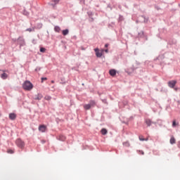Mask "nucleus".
Segmentation results:
<instances>
[{
	"label": "nucleus",
	"mask_w": 180,
	"mask_h": 180,
	"mask_svg": "<svg viewBox=\"0 0 180 180\" xmlns=\"http://www.w3.org/2000/svg\"><path fill=\"white\" fill-rule=\"evenodd\" d=\"M39 131H41V133H46L47 131V126L44 124L39 125Z\"/></svg>",
	"instance_id": "nucleus-4"
},
{
	"label": "nucleus",
	"mask_w": 180,
	"mask_h": 180,
	"mask_svg": "<svg viewBox=\"0 0 180 180\" xmlns=\"http://www.w3.org/2000/svg\"><path fill=\"white\" fill-rule=\"evenodd\" d=\"M108 46H109L108 44H106L105 45V47H108Z\"/></svg>",
	"instance_id": "nucleus-30"
},
{
	"label": "nucleus",
	"mask_w": 180,
	"mask_h": 180,
	"mask_svg": "<svg viewBox=\"0 0 180 180\" xmlns=\"http://www.w3.org/2000/svg\"><path fill=\"white\" fill-rule=\"evenodd\" d=\"M51 84H54V80H51Z\"/></svg>",
	"instance_id": "nucleus-29"
},
{
	"label": "nucleus",
	"mask_w": 180,
	"mask_h": 180,
	"mask_svg": "<svg viewBox=\"0 0 180 180\" xmlns=\"http://www.w3.org/2000/svg\"><path fill=\"white\" fill-rule=\"evenodd\" d=\"M109 74H110V75H111V77H115V75H116V70H110L109 71Z\"/></svg>",
	"instance_id": "nucleus-10"
},
{
	"label": "nucleus",
	"mask_w": 180,
	"mask_h": 180,
	"mask_svg": "<svg viewBox=\"0 0 180 180\" xmlns=\"http://www.w3.org/2000/svg\"><path fill=\"white\" fill-rule=\"evenodd\" d=\"M41 143H42V144H44V143H46V141L42 140V141H41Z\"/></svg>",
	"instance_id": "nucleus-27"
},
{
	"label": "nucleus",
	"mask_w": 180,
	"mask_h": 180,
	"mask_svg": "<svg viewBox=\"0 0 180 180\" xmlns=\"http://www.w3.org/2000/svg\"><path fill=\"white\" fill-rule=\"evenodd\" d=\"M25 32H34V28H27Z\"/></svg>",
	"instance_id": "nucleus-17"
},
{
	"label": "nucleus",
	"mask_w": 180,
	"mask_h": 180,
	"mask_svg": "<svg viewBox=\"0 0 180 180\" xmlns=\"http://www.w3.org/2000/svg\"><path fill=\"white\" fill-rule=\"evenodd\" d=\"M7 153H8V154H13V150L12 149H8V150H7Z\"/></svg>",
	"instance_id": "nucleus-20"
},
{
	"label": "nucleus",
	"mask_w": 180,
	"mask_h": 180,
	"mask_svg": "<svg viewBox=\"0 0 180 180\" xmlns=\"http://www.w3.org/2000/svg\"><path fill=\"white\" fill-rule=\"evenodd\" d=\"M1 78H2V79H6V78H8V74L4 72L1 75Z\"/></svg>",
	"instance_id": "nucleus-11"
},
{
	"label": "nucleus",
	"mask_w": 180,
	"mask_h": 180,
	"mask_svg": "<svg viewBox=\"0 0 180 180\" xmlns=\"http://www.w3.org/2000/svg\"><path fill=\"white\" fill-rule=\"evenodd\" d=\"M123 146L125 147H130V143L129 142H124L123 143Z\"/></svg>",
	"instance_id": "nucleus-18"
},
{
	"label": "nucleus",
	"mask_w": 180,
	"mask_h": 180,
	"mask_svg": "<svg viewBox=\"0 0 180 180\" xmlns=\"http://www.w3.org/2000/svg\"><path fill=\"white\" fill-rule=\"evenodd\" d=\"M175 143H176L175 138H174V136H172L170 139V144H175Z\"/></svg>",
	"instance_id": "nucleus-14"
},
{
	"label": "nucleus",
	"mask_w": 180,
	"mask_h": 180,
	"mask_svg": "<svg viewBox=\"0 0 180 180\" xmlns=\"http://www.w3.org/2000/svg\"><path fill=\"white\" fill-rule=\"evenodd\" d=\"M47 77H42L41 78V82H43L44 81H46Z\"/></svg>",
	"instance_id": "nucleus-25"
},
{
	"label": "nucleus",
	"mask_w": 180,
	"mask_h": 180,
	"mask_svg": "<svg viewBox=\"0 0 180 180\" xmlns=\"http://www.w3.org/2000/svg\"><path fill=\"white\" fill-rule=\"evenodd\" d=\"M60 140H62V141L65 140V137L63 136V137H62V139H61Z\"/></svg>",
	"instance_id": "nucleus-26"
},
{
	"label": "nucleus",
	"mask_w": 180,
	"mask_h": 180,
	"mask_svg": "<svg viewBox=\"0 0 180 180\" xmlns=\"http://www.w3.org/2000/svg\"><path fill=\"white\" fill-rule=\"evenodd\" d=\"M96 103L95 101H90V103L89 104H85L84 105V108L85 109V110H89L90 108H94V106H95Z\"/></svg>",
	"instance_id": "nucleus-2"
},
{
	"label": "nucleus",
	"mask_w": 180,
	"mask_h": 180,
	"mask_svg": "<svg viewBox=\"0 0 180 180\" xmlns=\"http://www.w3.org/2000/svg\"><path fill=\"white\" fill-rule=\"evenodd\" d=\"M45 99H46V101H50V99H51V96H45Z\"/></svg>",
	"instance_id": "nucleus-21"
},
{
	"label": "nucleus",
	"mask_w": 180,
	"mask_h": 180,
	"mask_svg": "<svg viewBox=\"0 0 180 180\" xmlns=\"http://www.w3.org/2000/svg\"><path fill=\"white\" fill-rule=\"evenodd\" d=\"M9 119L11 120H15V119H16V114H15V113H10L9 114Z\"/></svg>",
	"instance_id": "nucleus-7"
},
{
	"label": "nucleus",
	"mask_w": 180,
	"mask_h": 180,
	"mask_svg": "<svg viewBox=\"0 0 180 180\" xmlns=\"http://www.w3.org/2000/svg\"><path fill=\"white\" fill-rule=\"evenodd\" d=\"M22 88L25 91H32L33 89V84L27 80L22 84Z\"/></svg>",
	"instance_id": "nucleus-1"
},
{
	"label": "nucleus",
	"mask_w": 180,
	"mask_h": 180,
	"mask_svg": "<svg viewBox=\"0 0 180 180\" xmlns=\"http://www.w3.org/2000/svg\"><path fill=\"white\" fill-rule=\"evenodd\" d=\"M54 30H55V32H57V33H60V32L61 31V28H60V27H58V26H56L54 27Z\"/></svg>",
	"instance_id": "nucleus-15"
},
{
	"label": "nucleus",
	"mask_w": 180,
	"mask_h": 180,
	"mask_svg": "<svg viewBox=\"0 0 180 180\" xmlns=\"http://www.w3.org/2000/svg\"><path fill=\"white\" fill-rule=\"evenodd\" d=\"M101 134H103V136H106V134H108V130L105 128H103L101 130Z\"/></svg>",
	"instance_id": "nucleus-9"
},
{
	"label": "nucleus",
	"mask_w": 180,
	"mask_h": 180,
	"mask_svg": "<svg viewBox=\"0 0 180 180\" xmlns=\"http://www.w3.org/2000/svg\"><path fill=\"white\" fill-rule=\"evenodd\" d=\"M15 144L19 147V148H23L25 147V142L20 139H18L15 141Z\"/></svg>",
	"instance_id": "nucleus-3"
},
{
	"label": "nucleus",
	"mask_w": 180,
	"mask_h": 180,
	"mask_svg": "<svg viewBox=\"0 0 180 180\" xmlns=\"http://www.w3.org/2000/svg\"><path fill=\"white\" fill-rule=\"evenodd\" d=\"M52 2H54V4L52 5H57L60 2V0H52Z\"/></svg>",
	"instance_id": "nucleus-19"
},
{
	"label": "nucleus",
	"mask_w": 180,
	"mask_h": 180,
	"mask_svg": "<svg viewBox=\"0 0 180 180\" xmlns=\"http://www.w3.org/2000/svg\"><path fill=\"white\" fill-rule=\"evenodd\" d=\"M40 51H41V53H45L46 52V49L45 48H40Z\"/></svg>",
	"instance_id": "nucleus-22"
},
{
	"label": "nucleus",
	"mask_w": 180,
	"mask_h": 180,
	"mask_svg": "<svg viewBox=\"0 0 180 180\" xmlns=\"http://www.w3.org/2000/svg\"><path fill=\"white\" fill-rule=\"evenodd\" d=\"M42 98H43V95L39 94H37V95L36 96L35 99H37V101H40L41 99H42Z\"/></svg>",
	"instance_id": "nucleus-13"
},
{
	"label": "nucleus",
	"mask_w": 180,
	"mask_h": 180,
	"mask_svg": "<svg viewBox=\"0 0 180 180\" xmlns=\"http://www.w3.org/2000/svg\"><path fill=\"white\" fill-rule=\"evenodd\" d=\"M94 51L96 53V57H98V58H101V57H102V51H99V49H95Z\"/></svg>",
	"instance_id": "nucleus-6"
},
{
	"label": "nucleus",
	"mask_w": 180,
	"mask_h": 180,
	"mask_svg": "<svg viewBox=\"0 0 180 180\" xmlns=\"http://www.w3.org/2000/svg\"><path fill=\"white\" fill-rule=\"evenodd\" d=\"M62 33L63 34V36H67V34H68V33H70V31L68 30H65L62 31Z\"/></svg>",
	"instance_id": "nucleus-16"
},
{
	"label": "nucleus",
	"mask_w": 180,
	"mask_h": 180,
	"mask_svg": "<svg viewBox=\"0 0 180 180\" xmlns=\"http://www.w3.org/2000/svg\"><path fill=\"white\" fill-rule=\"evenodd\" d=\"M145 122H146V124H147V126H148V127H150V126H151V124H153V121H151V120H150V119L145 120Z\"/></svg>",
	"instance_id": "nucleus-8"
},
{
	"label": "nucleus",
	"mask_w": 180,
	"mask_h": 180,
	"mask_svg": "<svg viewBox=\"0 0 180 180\" xmlns=\"http://www.w3.org/2000/svg\"><path fill=\"white\" fill-rule=\"evenodd\" d=\"M105 53H108V49H105Z\"/></svg>",
	"instance_id": "nucleus-28"
},
{
	"label": "nucleus",
	"mask_w": 180,
	"mask_h": 180,
	"mask_svg": "<svg viewBox=\"0 0 180 180\" xmlns=\"http://www.w3.org/2000/svg\"><path fill=\"white\" fill-rule=\"evenodd\" d=\"M168 86H169V88H174L175 86V85H176V80H172L168 82Z\"/></svg>",
	"instance_id": "nucleus-5"
},
{
	"label": "nucleus",
	"mask_w": 180,
	"mask_h": 180,
	"mask_svg": "<svg viewBox=\"0 0 180 180\" xmlns=\"http://www.w3.org/2000/svg\"><path fill=\"white\" fill-rule=\"evenodd\" d=\"M139 153L141 154V155H144V151L143 150H139Z\"/></svg>",
	"instance_id": "nucleus-24"
},
{
	"label": "nucleus",
	"mask_w": 180,
	"mask_h": 180,
	"mask_svg": "<svg viewBox=\"0 0 180 180\" xmlns=\"http://www.w3.org/2000/svg\"><path fill=\"white\" fill-rule=\"evenodd\" d=\"M176 124H176V121L174 120L173 123H172V127H175V126H176Z\"/></svg>",
	"instance_id": "nucleus-23"
},
{
	"label": "nucleus",
	"mask_w": 180,
	"mask_h": 180,
	"mask_svg": "<svg viewBox=\"0 0 180 180\" xmlns=\"http://www.w3.org/2000/svg\"><path fill=\"white\" fill-rule=\"evenodd\" d=\"M175 89V91H176L177 89Z\"/></svg>",
	"instance_id": "nucleus-31"
},
{
	"label": "nucleus",
	"mask_w": 180,
	"mask_h": 180,
	"mask_svg": "<svg viewBox=\"0 0 180 180\" xmlns=\"http://www.w3.org/2000/svg\"><path fill=\"white\" fill-rule=\"evenodd\" d=\"M140 141H148V139H144L143 135H140L139 137Z\"/></svg>",
	"instance_id": "nucleus-12"
}]
</instances>
